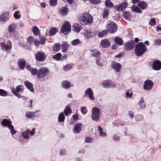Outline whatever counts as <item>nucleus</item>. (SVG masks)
Returning a JSON list of instances; mask_svg holds the SVG:
<instances>
[{
    "instance_id": "nucleus-44",
    "label": "nucleus",
    "mask_w": 161,
    "mask_h": 161,
    "mask_svg": "<svg viewBox=\"0 0 161 161\" xmlns=\"http://www.w3.org/2000/svg\"><path fill=\"white\" fill-rule=\"evenodd\" d=\"M103 62L101 59H97L96 64L97 66L102 67L103 66Z\"/></svg>"
},
{
    "instance_id": "nucleus-63",
    "label": "nucleus",
    "mask_w": 161,
    "mask_h": 161,
    "mask_svg": "<svg viewBox=\"0 0 161 161\" xmlns=\"http://www.w3.org/2000/svg\"><path fill=\"white\" fill-rule=\"evenodd\" d=\"M86 108V107L82 106L80 108V109H81V111L82 113L84 114H86V111H85L84 110Z\"/></svg>"
},
{
    "instance_id": "nucleus-39",
    "label": "nucleus",
    "mask_w": 161,
    "mask_h": 161,
    "mask_svg": "<svg viewBox=\"0 0 161 161\" xmlns=\"http://www.w3.org/2000/svg\"><path fill=\"white\" fill-rule=\"evenodd\" d=\"M91 53L93 56L95 57H97L100 53L97 50H91Z\"/></svg>"
},
{
    "instance_id": "nucleus-43",
    "label": "nucleus",
    "mask_w": 161,
    "mask_h": 161,
    "mask_svg": "<svg viewBox=\"0 0 161 161\" xmlns=\"http://www.w3.org/2000/svg\"><path fill=\"white\" fill-rule=\"evenodd\" d=\"M8 95V92L2 89H0V96L5 97L7 96Z\"/></svg>"
},
{
    "instance_id": "nucleus-7",
    "label": "nucleus",
    "mask_w": 161,
    "mask_h": 161,
    "mask_svg": "<svg viewBox=\"0 0 161 161\" xmlns=\"http://www.w3.org/2000/svg\"><path fill=\"white\" fill-rule=\"evenodd\" d=\"M102 85L103 87L108 88L109 87H115L117 86V85L115 83L111 81L105 80L102 83Z\"/></svg>"
},
{
    "instance_id": "nucleus-57",
    "label": "nucleus",
    "mask_w": 161,
    "mask_h": 161,
    "mask_svg": "<svg viewBox=\"0 0 161 161\" xmlns=\"http://www.w3.org/2000/svg\"><path fill=\"white\" fill-rule=\"evenodd\" d=\"M34 41V39L32 36H29L27 39V42L28 43H29L30 44H32V43Z\"/></svg>"
},
{
    "instance_id": "nucleus-21",
    "label": "nucleus",
    "mask_w": 161,
    "mask_h": 161,
    "mask_svg": "<svg viewBox=\"0 0 161 161\" xmlns=\"http://www.w3.org/2000/svg\"><path fill=\"white\" fill-rule=\"evenodd\" d=\"M61 86L65 89H68L71 86L70 83L66 80L63 81L62 83Z\"/></svg>"
},
{
    "instance_id": "nucleus-14",
    "label": "nucleus",
    "mask_w": 161,
    "mask_h": 161,
    "mask_svg": "<svg viewBox=\"0 0 161 161\" xmlns=\"http://www.w3.org/2000/svg\"><path fill=\"white\" fill-rule=\"evenodd\" d=\"M134 44V42L132 41L125 43L124 47V49L127 51L132 49L133 48Z\"/></svg>"
},
{
    "instance_id": "nucleus-32",
    "label": "nucleus",
    "mask_w": 161,
    "mask_h": 161,
    "mask_svg": "<svg viewBox=\"0 0 161 161\" xmlns=\"http://www.w3.org/2000/svg\"><path fill=\"white\" fill-rule=\"evenodd\" d=\"M138 7L143 9H145L147 7V4L144 2H141L138 4Z\"/></svg>"
},
{
    "instance_id": "nucleus-6",
    "label": "nucleus",
    "mask_w": 161,
    "mask_h": 161,
    "mask_svg": "<svg viewBox=\"0 0 161 161\" xmlns=\"http://www.w3.org/2000/svg\"><path fill=\"white\" fill-rule=\"evenodd\" d=\"M48 71V69L46 68L42 67L40 68L37 74V77L38 78L44 77L47 74Z\"/></svg>"
},
{
    "instance_id": "nucleus-42",
    "label": "nucleus",
    "mask_w": 161,
    "mask_h": 161,
    "mask_svg": "<svg viewBox=\"0 0 161 161\" xmlns=\"http://www.w3.org/2000/svg\"><path fill=\"white\" fill-rule=\"evenodd\" d=\"M57 29L56 28H51L50 30V34L51 36H53L57 32Z\"/></svg>"
},
{
    "instance_id": "nucleus-29",
    "label": "nucleus",
    "mask_w": 161,
    "mask_h": 161,
    "mask_svg": "<svg viewBox=\"0 0 161 161\" xmlns=\"http://www.w3.org/2000/svg\"><path fill=\"white\" fill-rule=\"evenodd\" d=\"M69 46V45L68 43L66 42H63L62 44V52L64 53L67 51V48Z\"/></svg>"
},
{
    "instance_id": "nucleus-5",
    "label": "nucleus",
    "mask_w": 161,
    "mask_h": 161,
    "mask_svg": "<svg viewBox=\"0 0 161 161\" xmlns=\"http://www.w3.org/2000/svg\"><path fill=\"white\" fill-rule=\"evenodd\" d=\"M71 30V27L69 22H65L62 25L60 31L64 34H67Z\"/></svg>"
},
{
    "instance_id": "nucleus-1",
    "label": "nucleus",
    "mask_w": 161,
    "mask_h": 161,
    "mask_svg": "<svg viewBox=\"0 0 161 161\" xmlns=\"http://www.w3.org/2000/svg\"><path fill=\"white\" fill-rule=\"evenodd\" d=\"M79 19L80 23L84 25H88L91 24L93 21L92 16L88 13H86L79 17Z\"/></svg>"
},
{
    "instance_id": "nucleus-22",
    "label": "nucleus",
    "mask_w": 161,
    "mask_h": 161,
    "mask_svg": "<svg viewBox=\"0 0 161 161\" xmlns=\"http://www.w3.org/2000/svg\"><path fill=\"white\" fill-rule=\"evenodd\" d=\"M72 30L76 32H80L82 28L81 26L79 24H75L73 25Z\"/></svg>"
},
{
    "instance_id": "nucleus-31",
    "label": "nucleus",
    "mask_w": 161,
    "mask_h": 161,
    "mask_svg": "<svg viewBox=\"0 0 161 161\" xmlns=\"http://www.w3.org/2000/svg\"><path fill=\"white\" fill-rule=\"evenodd\" d=\"M64 113L66 116H67L68 115L71 113V110L69 105H67L64 111Z\"/></svg>"
},
{
    "instance_id": "nucleus-16",
    "label": "nucleus",
    "mask_w": 161,
    "mask_h": 161,
    "mask_svg": "<svg viewBox=\"0 0 161 161\" xmlns=\"http://www.w3.org/2000/svg\"><path fill=\"white\" fill-rule=\"evenodd\" d=\"M127 4L126 3L124 2L122 3L121 4L119 5L115 6V9L118 11H123L126 8Z\"/></svg>"
},
{
    "instance_id": "nucleus-34",
    "label": "nucleus",
    "mask_w": 161,
    "mask_h": 161,
    "mask_svg": "<svg viewBox=\"0 0 161 161\" xmlns=\"http://www.w3.org/2000/svg\"><path fill=\"white\" fill-rule=\"evenodd\" d=\"M114 42L118 45H121L123 44V41L120 37H115L114 39Z\"/></svg>"
},
{
    "instance_id": "nucleus-50",
    "label": "nucleus",
    "mask_w": 161,
    "mask_h": 161,
    "mask_svg": "<svg viewBox=\"0 0 161 161\" xmlns=\"http://www.w3.org/2000/svg\"><path fill=\"white\" fill-rule=\"evenodd\" d=\"M39 38L40 40V43L42 45L44 44L45 42V38L43 36H40L39 37Z\"/></svg>"
},
{
    "instance_id": "nucleus-52",
    "label": "nucleus",
    "mask_w": 161,
    "mask_h": 161,
    "mask_svg": "<svg viewBox=\"0 0 161 161\" xmlns=\"http://www.w3.org/2000/svg\"><path fill=\"white\" fill-rule=\"evenodd\" d=\"M135 118L136 121H140L143 119V117L141 115H138L135 117Z\"/></svg>"
},
{
    "instance_id": "nucleus-47",
    "label": "nucleus",
    "mask_w": 161,
    "mask_h": 161,
    "mask_svg": "<svg viewBox=\"0 0 161 161\" xmlns=\"http://www.w3.org/2000/svg\"><path fill=\"white\" fill-rule=\"evenodd\" d=\"M29 131H28V132L29 134L31 136H33L36 133L35 128H33L31 130L29 129Z\"/></svg>"
},
{
    "instance_id": "nucleus-46",
    "label": "nucleus",
    "mask_w": 161,
    "mask_h": 161,
    "mask_svg": "<svg viewBox=\"0 0 161 161\" xmlns=\"http://www.w3.org/2000/svg\"><path fill=\"white\" fill-rule=\"evenodd\" d=\"M9 128L10 130V132L12 135H14L16 133V131L14 129V127L13 125H11L9 126Z\"/></svg>"
},
{
    "instance_id": "nucleus-18",
    "label": "nucleus",
    "mask_w": 161,
    "mask_h": 161,
    "mask_svg": "<svg viewBox=\"0 0 161 161\" xmlns=\"http://www.w3.org/2000/svg\"><path fill=\"white\" fill-rule=\"evenodd\" d=\"M26 68L27 70H29L33 75H35L37 74L38 72L36 69L32 68L30 65L27 64L26 65Z\"/></svg>"
},
{
    "instance_id": "nucleus-9",
    "label": "nucleus",
    "mask_w": 161,
    "mask_h": 161,
    "mask_svg": "<svg viewBox=\"0 0 161 161\" xmlns=\"http://www.w3.org/2000/svg\"><path fill=\"white\" fill-rule=\"evenodd\" d=\"M46 58V55L42 52L39 51L37 52L35 55V58L37 61H43Z\"/></svg>"
},
{
    "instance_id": "nucleus-11",
    "label": "nucleus",
    "mask_w": 161,
    "mask_h": 161,
    "mask_svg": "<svg viewBox=\"0 0 161 161\" xmlns=\"http://www.w3.org/2000/svg\"><path fill=\"white\" fill-rule=\"evenodd\" d=\"M93 94V91L90 88H88L85 92V94L88 95L89 98L91 100H93L95 99Z\"/></svg>"
},
{
    "instance_id": "nucleus-64",
    "label": "nucleus",
    "mask_w": 161,
    "mask_h": 161,
    "mask_svg": "<svg viewBox=\"0 0 161 161\" xmlns=\"http://www.w3.org/2000/svg\"><path fill=\"white\" fill-rule=\"evenodd\" d=\"M123 13L124 17H125L126 19H128L129 18L128 17L129 14V13L128 12H124Z\"/></svg>"
},
{
    "instance_id": "nucleus-8",
    "label": "nucleus",
    "mask_w": 161,
    "mask_h": 161,
    "mask_svg": "<svg viewBox=\"0 0 161 161\" xmlns=\"http://www.w3.org/2000/svg\"><path fill=\"white\" fill-rule=\"evenodd\" d=\"M153 86V82L150 80H147L144 82L143 89L146 90H150Z\"/></svg>"
},
{
    "instance_id": "nucleus-13",
    "label": "nucleus",
    "mask_w": 161,
    "mask_h": 161,
    "mask_svg": "<svg viewBox=\"0 0 161 161\" xmlns=\"http://www.w3.org/2000/svg\"><path fill=\"white\" fill-rule=\"evenodd\" d=\"M112 67L116 71L119 72L121 69V65L119 63L115 62H112Z\"/></svg>"
},
{
    "instance_id": "nucleus-48",
    "label": "nucleus",
    "mask_w": 161,
    "mask_h": 161,
    "mask_svg": "<svg viewBox=\"0 0 161 161\" xmlns=\"http://www.w3.org/2000/svg\"><path fill=\"white\" fill-rule=\"evenodd\" d=\"M19 12L16 11L14 14V16L15 18L17 19H19L20 18V15L19 14Z\"/></svg>"
},
{
    "instance_id": "nucleus-36",
    "label": "nucleus",
    "mask_w": 161,
    "mask_h": 161,
    "mask_svg": "<svg viewBox=\"0 0 161 161\" xmlns=\"http://www.w3.org/2000/svg\"><path fill=\"white\" fill-rule=\"evenodd\" d=\"M61 45L59 43L55 44L53 47V50L54 52H58L60 49Z\"/></svg>"
},
{
    "instance_id": "nucleus-37",
    "label": "nucleus",
    "mask_w": 161,
    "mask_h": 161,
    "mask_svg": "<svg viewBox=\"0 0 161 161\" xmlns=\"http://www.w3.org/2000/svg\"><path fill=\"white\" fill-rule=\"evenodd\" d=\"M15 27V24L14 23L10 25L8 27V31L9 32H13L14 30Z\"/></svg>"
},
{
    "instance_id": "nucleus-27",
    "label": "nucleus",
    "mask_w": 161,
    "mask_h": 161,
    "mask_svg": "<svg viewBox=\"0 0 161 161\" xmlns=\"http://www.w3.org/2000/svg\"><path fill=\"white\" fill-rule=\"evenodd\" d=\"M28 131H30L29 129H27L26 130L22 132V135L24 138L26 139H28L30 138Z\"/></svg>"
},
{
    "instance_id": "nucleus-45",
    "label": "nucleus",
    "mask_w": 161,
    "mask_h": 161,
    "mask_svg": "<svg viewBox=\"0 0 161 161\" xmlns=\"http://www.w3.org/2000/svg\"><path fill=\"white\" fill-rule=\"evenodd\" d=\"M153 45L156 46H160L161 45V40L159 39L155 40Z\"/></svg>"
},
{
    "instance_id": "nucleus-41",
    "label": "nucleus",
    "mask_w": 161,
    "mask_h": 161,
    "mask_svg": "<svg viewBox=\"0 0 161 161\" xmlns=\"http://www.w3.org/2000/svg\"><path fill=\"white\" fill-rule=\"evenodd\" d=\"M105 6L107 7L112 8L113 6V5L112 3L110 2V0H106L105 2Z\"/></svg>"
},
{
    "instance_id": "nucleus-56",
    "label": "nucleus",
    "mask_w": 161,
    "mask_h": 161,
    "mask_svg": "<svg viewBox=\"0 0 161 161\" xmlns=\"http://www.w3.org/2000/svg\"><path fill=\"white\" fill-rule=\"evenodd\" d=\"M149 23L152 26H153V25H155L156 24L155 20V18H153V19H151Z\"/></svg>"
},
{
    "instance_id": "nucleus-2",
    "label": "nucleus",
    "mask_w": 161,
    "mask_h": 161,
    "mask_svg": "<svg viewBox=\"0 0 161 161\" xmlns=\"http://www.w3.org/2000/svg\"><path fill=\"white\" fill-rule=\"evenodd\" d=\"M147 50V47L143 43L140 42L137 44L135 48V52L136 55L139 56L143 54Z\"/></svg>"
},
{
    "instance_id": "nucleus-35",
    "label": "nucleus",
    "mask_w": 161,
    "mask_h": 161,
    "mask_svg": "<svg viewBox=\"0 0 161 161\" xmlns=\"http://www.w3.org/2000/svg\"><path fill=\"white\" fill-rule=\"evenodd\" d=\"M131 9L133 11L139 13H141L142 12L141 9L136 5H134L131 8Z\"/></svg>"
},
{
    "instance_id": "nucleus-53",
    "label": "nucleus",
    "mask_w": 161,
    "mask_h": 161,
    "mask_svg": "<svg viewBox=\"0 0 161 161\" xmlns=\"http://www.w3.org/2000/svg\"><path fill=\"white\" fill-rule=\"evenodd\" d=\"M24 86H19L16 88L15 91L16 92H20L23 89Z\"/></svg>"
},
{
    "instance_id": "nucleus-3",
    "label": "nucleus",
    "mask_w": 161,
    "mask_h": 161,
    "mask_svg": "<svg viewBox=\"0 0 161 161\" xmlns=\"http://www.w3.org/2000/svg\"><path fill=\"white\" fill-rule=\"evenodd\" d=\"M100 110L99 108L94 107L92 111L91 118L92 119L95 121H98L100 115Z\"/></svg>"
},
{
    "instance_id": "nucleus-4",
    "label": "nucleus",
    "mask_w": 161,
    "mask_h": 161,
    "mask_svg": "<svg viewBox=\"0 0 161 161\" xmlns=\"http://www.w3.org/2000/svg\"><path fill=\"white\" fill-rule=\"evenodd\" d=\"M117 25L113 22L110 21L107 22L106 28L111 33L116 32L117 30Z\"/></svg>"
},
{
    "instance_id": "nucleus-25",
    "label": "nucleus",
    "mask_w": 161,
    "mask_h": 161,
    "mask_svg": "<svg viewBox=\"0 0 161 161\" xmlns=\"http://www.w3.org/2000/svg\"><path fill=\"white\" fill-rule=\"evenodd\" d=\"M84 35L86 38H90L92 36V32L90 30H85L84 32Z\"/></svg>"
},
{
    "instance_id": "nucleus-15",
    "label": "nucleus",
    "mask_w": 161,
    "mask_h": 161,
    "mask_svg": "<svg viewBox=\"0 0 161 161\" xmlns=\"http://www.w3.org/2000/svg\"><path fill=\"white\" fill-rule=\"evenodd\" d=\"M153 68L155 70H159L161 68V62L158 60H156L153 63Z\"/></svg>"
},
{
    "instance_id": "nucleus-61",
    "label": "nucleus",
    "mask_w": 161,
    "mask_h": 161,
    "mask_svg": "<svg viewBox=\"0 0 161 161\" xmlns=\"http://www.w3.org/2000/svg\"><path fill=\"white\" fill-rule=\"evenodd\" d=\"M85 140L87 142L91 143L92 141V138L91 137H86Z\"/></svg>"
},
{
    "instance_id": "nucleus-59",
    "label": "nucleus",
    "mask_w": 161,
    "mask_h": 161,
    "mask_svg": "<svg viewBox=\"0 0 161 161\" xmlns=\"http://www.w3.org/2000/svg\"><path fill=\"white\" fill-rule=\"evenodd\" d=\"M60 154L61 156L65 155L66 152L64 149H61L60 151Z\"/></svg>"
},
{
    "instance_id": "nucleus-24",
    "label": "nucleus",
    "mask_w": 161,
    "mask_h": 161,
    "mask_svg": "<svg viewBox=\"0 0 161 161\" xmlns=\"http://www.w3.org/2000/svg\"><path fill=\"white\" fill-rule=\"evenodd\" d=\"M101 44L102 47L104 48L108 47L110 45L109 42L107 39L102 40Z\"/></svg>"
},
{
    "instance_id": "nucleus-20",
    "label": "nucleus",
    "mask_w": 161,
    "mask_h": 161,
    "mask_svg": "<svg viewBox=\"0 0 161 161\" xmlns=\"http://www.w3.org/2000/svg\"><path fill=\"white\" fill-rule=\"evenodd\" d=\"M18 64L19 67L21 69H24L25 64L26 62L24 59L21 58L19 60Z\"/></svg>"
},
{
    "instance_id": "nucleus-30",
    "label": "nucleus",
    "mask_w": 161,
    "mask_h": 161,
    "mask_svg": "<svg viewBox=\"0 0 161 161\" xmlns=\"http://www.w3.org/2000/svg\"><path fill=\"white\" fill-rule=\"evenodd\" d=\"M25 115L27 117L31 119L33 118L36 116L34 113L32 112H27L26 113Z\"/></svg>"
},
{
    "instance_id": "nucleus-40",
    "label": "nucleus",
    "mask_w": 161,
    "mask_h": 161,
    "mask_svg": "<svg viewBox=\"0 0 161 161\" xmlns=\"http://www.w3.org/2000/svg\"><path fill=\"white\" fill-rule=\"evenodd\" d=\"M32 31L35 35L37 36L39 34V30L37 27L34 26L32 28Z\"/></svg>"
},
{
    "instance_id": "nucleus-38",
    "label": "nucleus",
    "mask_w": 161,
    "mask_h": 161,
    "mask_svg": "<svg viewBox=\"0 0 161 161\" xmlns=\"http://www.w3.org/2000/svg\"><path fill=\"white\" fill-rule=\"evenodd\" d=\"M72 68V65L71 64H68L65 65L63 68V70L67 71L70 70Z\"/></svg>"
},
{
    "instance_id": "nucleus-19",
    "label": "nucleus",
    "mask_w": 161,
    "mask_h": 161,
    "mask_svg": "<svg viewBox=\"0 0 161 161\" xmlns=\"http://www.w3.org/2000/svg\"><path fill=\"white\" fill-rule=\"evenodd\" d=\"M24 84L26 87L31 92L34 91V89L32 84L28 81H25L24 82Z\"/></svg>"
},
{
    "instance_id": "nucleus-28",
    "label": "nucleus",
    "mask_w": 161,
    "mask_h": 161,
    "mask_svg": "<svg viewBox=\"0 0 161 161\" xmlns=\"http://www.w3.org/2000/svg\"><path fill=\"white\" fill-rule=\"evenodd\" d=\"M139 105L140 108H144L146 107V104L143 97H141L139 102Z\"/></svg>"
},
{
    "instance_id": "nucleus-60",
    "label": "nucleus",
    "mask_w": 161,
    "mask_h": 161,
    "mask_svg": "<svg viewBox=\"0 0 161 161\" xmlns=\"http://www.w3.org/2000/svg\"><path fill=\"white\" fill-rule=\"evenodd\" d=\"M91 2L94 4H97L100 2V0H90Z\"/></svg>"
},
{
    "instance_id": "nucleus-55",
    "label": "nucleus",
    "mask_w": 161,
    "mask_h": 161,
    "mask_svg": "<svg viewBox=\"0 0 161 161\" xmlns=\"http://www.w3.org/2000/svg\"><path fill=\"white\" fill-rule=\"evenodd\" d=\"M109 10L108 9L104 10V13L103 14V16L104 18H106L107 16L108 15L109 13Z\"/></svg>"
},
{
    "instance_id": "nucleus-23",
    "label": "nucleus",
    "mask_w": 161,
    "mask_h": 161,
    "mask_svg": "<svg viewBox=\"0 0 161 161\" xmlns=\"http://www.w3.org/2000/svg\"><path fill=\"white\" fill-rule=\"evenodd\" d=\"M1 124L3 126H8V128L9 127V126L12 125L11 121L6 119H4L3 120Z\"/></svg>"
},
{
    "instance_id": "nucleus-54",
    "label": "nucleus",
    "mask_w": 161,
    "mask_h": 161,
    "mask_svg": "<svg viewBox=\"0 0 161 161\" xmlns=\"http://www.w3.org/2000/svg\"><path fill=\"white\" fill-rule=\"evenodd\" d=\"M61 54L60 53L56 54L55 55L53 56V58H55L58 60H59L60 59V57L61 56Z\"/></svg>"
},
{
    "instance_id": "nucleus-62",
    "label": "nucleus",
    "mask_w": 161,
    "mask_h": 161,
    "mask_svg": "<svg viewBox=\"0 0 161 161\" xmlns=\"http://www.w3.org/2000/svg\"><path fill=\"white\" fill-rule=\"evenodd\" d=\"M113 140L115 141H118L120 140V138L119 136H118L117 135H114L113 137Z\"/></svg>"
},
{
    "instance_id": "nucleus-58",
    "label": "nucleus",
    "mask_w": 161,
    "mask_h": 161,
    "mask_svg": "<svg viewBox=\"0 0 161 161\" xmlns=\"http://www.w3.org/2000/svg\"><path fill=\"white\" fill-rule=\"evenodd\" d=\"M12 91L13 93L16 96L19 98H20L21 97V95L20 94L18 93L17 92H16L15 89H14V90H12Z\"/></svg>"
},
{
    "instance_id": "nucleus-17",
    "label": "nucleus",
    "mask_w": 161,
    "mask_h": 161,
    "mask_svg": "<svg viewBox=\"0 0 161 161\" xmlns=\"http://www.w3.org/2000/svg\"><path fill=\"white\" fill-rule=\"evenodd\" d=\"M82 125V124L80 123H77L75 124L74 125V133H80L81 130V127Z\"/></svg>"
},
{
    "instance_id": "nucleus-10",
    "label": "nucleus",
    "mask_w": 161,
    "mask_h": 161,
    "mask_svg": "<svg viewBox=\"0 0 161 161\" xmlns=\"http://www.w3.org/2000/svg\"><path fill=\"white\" fill-rule=\"evenodd\" d=\"M0 46L1 49L3 50H7L11 48V42L9 41H7V44L3 42H1L0 44Z\"/></svg>"
},
{
    "instance_id": "nucleus-51",
    "label": "nucleus",
    "mask_w": 161,
    "mask_h": 161,
    "mask_svg": "<svg viewBox=\"0 0 161 161\" xmlns=\"http://www.w3.org/2000/svg\"><path fill=\"white\" fill-rule=\"evenodd\" d=\"M57 2V0H50L49 2L50 4L53 6L56 5Z\"/></svg>"
},
{
    "instance_id": "nucleus-33",
    "label": "nucleus",
    "mask_w": 161,
    "mask_h": 161,
    "mask_svg": "<svg viewBox=\"0 0 161 161\" xmlns=\"http://www.w3.org/2000/svg\"><path fill=\"white\" fill-rule=\"evenodd\" d=\"M65 116L64 113L61 112L59 114L58 116V121L59 122H63L64 121L65 119Z\"/></svg>"
},
{
    "instance_id": "nucleus-49",
    "label": "nucleus",
    "mask_w": 161,
    "mask_h": 161,
    "mask_svg": "<svg viewBox=\"0 0 161 161\" xmlns=\"http://www.w3.org/2000/svg\"><path fill=\"white\" fill-rule=\"evenodd\" d=\"M80 41L78 39H75L72 41L71 42L73 46L76 45L80 43Z\"/></svg>"
},
{
    "instance_id": "nucleus-26",
    "label": "nucleus",
    "mask_w": 161,
    "mask_h": 161,
    "mask_svg": "<svg viewBox=\"0 0 161 161\" xmlns=\"http://www.w3.org/2000/svg\"><path fill=\"white\" fill-rule=\"evenodd\" d=\"M68 12V9L66 8L63 7L59 9V13L63 16L67 14Z\"/></svg>"
},
{
    "instance_id": "nucleus-12",
    "label": "nucleus",
    "mask_w": 161,
    "mask_h": 161,
    "mask_svg": "<svg viewBox=\"0 0 161 161\" xmlns=\"http://www.w3.org/2000/svg\"><path fill=\"white\" fill-rule=\"evenodd\" d=\"M9 19V14L7 12H5L0 15V21L5 22Z\"/></svg>"
}]
</instances>
